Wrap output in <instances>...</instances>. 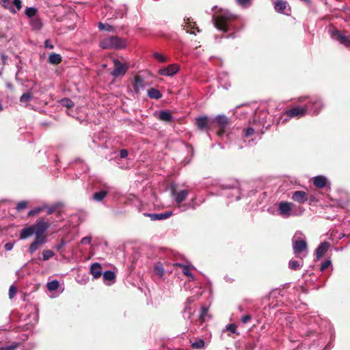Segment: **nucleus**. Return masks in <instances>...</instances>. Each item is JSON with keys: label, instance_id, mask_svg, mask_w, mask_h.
I'll return each mask as SVG.
<instances>
[{"label": "nucleus", "instance_id": "nucleus-15", "mask_svg": "<svg viewBox=\"0 0 350 350\" xmlns=\"http://www.w3.org/2000/svg\"><path fill=\"white\" fill-rule=\"evenodd\" d=\"M132 85L134 92L139 94L140 90L144 88V79L139 75H135Z\"/></svg>", "mask_w": 350, "mask_h": 350}, {"label": "nucleus", "instance_id": "nucleus-56", "mask_svg": "<svg viewBox=\"0 0 350 350\" xmlns=\"http://www.w3.org/2000/svg\"><path fill=\"white\" fill-rule=\"evenodd\" d=\"M128 156V151L125 149H122L120 151V158H126Z\"/></svg>", "mask_w": 350, "mask_h": 350}, {"label": "nucleus", "instance_id": "nucleus-27", "mask_svg": "<svg viewBox=\"0 0 350 350\" xmlns=\"http://www.w3.org/2000/svg\"><path fill=\"white\" fill-rule=\"evenodd\" d=\"M206 317H210L208 314V308L204 306L202 307L201 312L199 315V320L200 321L201 324L205 321Z\"/></svg>", "mask_w": 350, "mask_h": 350}, {"label": "nucleus", "instance_id": "nucleus-7", "mask_svg": "<svg viewBox=\"0 0 350 350\" xmlns=\"http://www.w3.org/2000/svg\"><path fill=\"white\" fill-rule=\"evenodd\" d=\"M308 111V107L305 106L303 107H297L290 109L286 111L285 114L288 118H301L306 115Z\"/></svg>", "mask_w": 350, "mask_h": 350}, {"label": "nucleus", "instance_id": "nucleus-48", "mask_svg": "<svg viewBox=\"0 0 350 350\" xmlns=\"http://www.w3.org/2000/svg\"><path fill=\"white\" fill-rule=\"evenodd\" d=\"M331 260H326L321 266L320 270L321 271H324L326 269H327L331 265Z\"/></svg>", "mask_w": 350, "mask_h": 350}, {"label": "nucleus", "instance_id": "nucleus-22", "mask_svg": "<svg viewBox=\"0 0 350 350\" xmlns=\"http://www.w3.org/2000/svg\"><path fill=\"white\" fill-rule=\"evenodd\" d=\"M291 209V203L290 202H282L279 204V211L282 215H288Z\"/></svg>", "mask_w": 350, "mask_h": 350}, {"label": "nucleus", "instance_id": "nucleus-31", "mask_svg": "<svg viewBox=\"0 0 350 350\" xmlns=\"http://www.w3.org/2000/svg\"><path fill=\"white\" fill-rule=\"evenodd\" d=\"M103 279L106 281H113L116 278V275L113 271H106L103 273Z\"/></svg>", "mask_w": 350, "mask_h": 350}, {"label": "nucleus", "instance_id": "nucleus-50", "mask_svg": "<svg viewBox=\"0 0 350 350\" xmlns=\"http://www.w3.org/2000/svg\"><path fill=\"white\" fill-rule=\"evenodd\" d=\"M226 329L230 331L231 333H236L237 332V325L234 323L228 324L226 326Z\"/></svg>", "mask_w": 350, "mask_h": 350}, {"label": "nucleus", "instance_id": "nucleus-21", "mask_svg": "<svg viewBox=\"0 0 350 350\" xmlns=\"http://www.w3.org/2000/svg\"><path fill=\"white\" fill-rule=\"evenodd\" d=\"M313 183L317 188H323L326 186L327 180L323 176H317L313 178Z\"/></svg>", "mask_w": 350, "mask_h": 350}, {"label": "nucleus", "instance_id": "nucleus-37", "mask_svg": "<svg viewBox=\"0 0 350 350\" xmlns=\"http://www.w3.org/2000/svg\"><path fill=\"white\" fill-rule=\"evenodd\" d=\"M33 97V95L30 92H27V93H25L23 94L21 98H20V101L21 103H27L29 102Z\"/></svg>", "mask_w": 350, "mask_h": 350}, {"label": "nucleus", "instance_id": "nucleus-34", "mask_svg": "<svg viewBox=\"0 0 350 350\" xmlns=\"http://www.w3.org/2000/svg\"><path fill=\"white\" fill-rule=\"evenodd\" d=\"M154 272L160 277L162 278L164 275V269L161 262H158L154 266Z\"/></svg>", "mask_w": 350, "mask_h": 350}, {"label": "nucleus", "instance_id": "nucleus-43", "mask_svg": "<svg viewBox=\"0 0 350 350\" xmlns=\"http://www.w3.org/2000/svg\"><path fill=\"white\" fill-rule=\"evenodd\" d=\"M43 208H42V207H37L34 209H32L28 212L27 215L29 217L35 216V215H38V213H40L43 210Z\"/></svg>", "mask_w": 350, "mask_h": 350}, {"label": "nucleus", "instance_id": "nucleus-44", "mask_svg": "<svg viewBox=\"0 0 350 350\" xmlns=\"http://www.w3.org/2000/svg\"><path fill=\"white\" fill-rule=\"evenodd\" d=\"M18 347H19V343L14 342L11 345L1 347L0 350H15Z\"/></svg>", "mask_w": 350, "mask_h": 350}, {"label": "nucleus", "instance_id": "nucleus-14", "mask_svg": "<svg viewBox=\"0 0 350 350\" xmlns=\"http://www.w3.org/2000/svg\"><path fill=\"white\" fill-rule=\"evenodd\" d=\"M273 6L275 10L281 14H286L285 10L288 8V10H291L289 7L288 3L286 1L284 0H275L273 2Z\"/></svg>", "mask_w": 350, "mask_h": 350}, {"label": "nucleus", "instance_id": "nucleus-38", "mask_svg": "<svg viewBox=\"0 0 350 350\" xmlns=\"http://www.w3.org/2000/svg\"><path fill=\"white\" fill-rule=\"evenodd\" d=\"M38 10L35 8H27L25 10V14L27 15V16L31 18L34 16L36 14Z\"/></svg>", "mask_w": 350, "mask_h": 350}, {"label": "nucleus", "instance_id": "nucleus-9", "mask_svg": "<svg viewBox=\"0 0 350 350\" xmlns=\"http://www.w3.org/2000/svg\"><path fill=\"white\" fill-rule=\"evenodd\" d=\"M307 107L313 109L314 115H318L323 109V104L319 98H313L310 99Z\"/></svg>", "mask_w": 350, "mask_h": 350}, {"label": "nucleus", "instance_id": "nucleus-18", "mask_svg": "<svg viewBox=\"0 0 350 350\" xmlns=\"http://www.w3.org/2000/svg\"><path fill=\"white\" fill-rule=\"evenodd\" d=\"M330 247L329 243L324 241L317 248L315 255L317 259H320L327 252Z\"/></svg>", "mask_w": 350, "mask_h": 350}, {"label": "nucleus", "instance_id": "nucleus-26", "mask_svg": "<svg viewBox=\"0 0 350 350\" xmlns=\"http://www.w3.org/2000/svg\"><path fill=\"white\" fill-rule=\"evenodd\" d=\"M159 118L161 120L165 121L166 122H170L172 120V116L171 113L168 111H161L159 113Z\"/></svg>", "mask_w": 350, "mask_h": 350}, {"label": "nucleus", "instance_id": "nucleus-5", "mask_svg": "<svg viewBox=\"0 0 350 350\" xmlns=\"http://www.w3.org/2000/svg\"><path fill=\"white\" fill-rule=\"evenodd\" d=\"M113 62L114 64V69L111 72V75L113 77H118L119 76H124L129 69L128 64H122L118 59H113Z\"/></svg>", "mask_w": 350, "mask_h": 350}, {"label": "nucleus", "instance_id": "nucleus-35", "mask_svg": "<svg viewBox=\"0 0 350 350\" xmlns=\"http://www.w3.org/2000/svg\"><path fill=\"white\" fill-rule=\"evenodd\" d=\"M54 252L50 250H45L42 252V260L46 261L54 256Z\"/></svg>", "mask_w": 350, "mask_h": 350}, {"label": "nucleus", "instance_id": "nucleus-33", "mask_svg": "<svg viewBox=\"0 0 350 350\" xmlns=\"http://www.w3.org/2000/svg\"><path fill=\"white\" fill-rule=\"evenodd\" d=\"M0 4L5 8L10 10L12 13H16V10L13 8L12 4L9 0H0Z\"/></svg>", "mask_w": 350, "mask_h": 350}, {"label": "nucleus", "instance_id": "nucleus-20", "mask_svg": "<svg viewBox=\"0 0 350 350\" xmlns=\"http://www.w3.org/2000/svg\"><path fill=\"white\" fill-rule=\"evenodd\" d=\"M172 215V211H166L162 213L148 214L147 215L150 217L151 220H162L169 218Z\"/></svg>", "mask_w": 350, "mask_h": 350}, {"label": "nucleus", "instance_id": "nucleus-51", "mask_svg": "<svg viewBox=\"0 0 350 350\" xmlns=\"http://www.w3.org/2000/svg\"><path fill=\"white\" fill-rule=\"evenodd\" d=\"M254 129L251 127H249L245 130L244 137H249L252 136V135H254Z\"/></svg>", "mask_w": 350, "mask_h": 350}, {"label": "nucleus", "instance_id": "nucleus-36", "mask_svg": "<svg viewBox=\"0 0 350 350\" xmlns=\"http://www.w3.org/2000/svg\"><path fill=\"white\" fill-rule=\"evenodd\" d=\"M174 265L183 268V273L184 275L193 278V275H192L191 273L190 272V271L189 270V268L187 266L181 265L180 263H175Z\"/></svg>", "mask_w": 350, "mask_h": 350}, {"label": "nucleus", "instance_id": "nucleus-59", "mask_svg": "<svg viewBox=\"0 0 350 350\" xmlns=\"http://www.w3.org/2000/svg\"><path fill=\"white\" fill-rule=\"evenodd\" d=\"M103 68H106V67H107V64H103Z\"/></svg>", "mask_w": 350, "mask_h": 350}, {"label": "nucleus", "instance_id": "nucleus-2", "mask_svg": "<svg viewBox=\"0 0 350 350\" xmlns=\"http://www.w3.org/2000/svg\"><path fill=\"white\" fill-rule=\"evenodd\" d=\"M125 40L116 36L107 37L100 40L99 46L104 49H122L126 46Z\"/></svg>", "mask_w": 350, "mask_h": 350}, {"label": "nucleus", "instance_id": "nucleus-45", "mask_svg": "<svg viewBox=\"0 0 350 350\" xmlns=\"http://www.w3.org/2000/svg\"><path fill=\"white\" fill-rule=\"evenodd\" d=\"M153 57L157 59L159 62H165L166 58L159 53L155 52L153 54Z\"/></svg>", "mask_w": 350, "mask_h": 350}, {"label": "nucleus", "instance_id": "nucleus-19", "mask_svg": "<svg viewBox=\"0 0 350 350\" xmlns=\"http://www.w3.org/2000/svg\"><path fill=\"white\" fill-rule=\"evenodd\" d=\"M102 270L101 265L98 262H94L90 267V273L94 278H98L101 276Z\"/></svg>", "mask_w": 350, "mask_h": 350}, {"label": "nucleus", "instance_id": "nucleus-28", "mask_svg": "<svg viewBox=\"0 0 350 350\" xmlns=\"http://www.w3.org/2000/svg\"><path fill=\"white\" fill-rule=\"evenodd\" d=\"M107 196V191H100L98 192H96L93 194V199L95 201L100 202L102 201L106 196Z\"/></svg>", "mask_w": 350, "mask_h": 350}, {"label": "nucleus", "instance_id": "nucleus-29", "mask_svg": "<svg viewBox=\"0 0 350 350\" xmlns=\"http://www.w3.org/2000/svg\"><path fill=\"white\" fill-rule=\"evenodd\" d=\"M205 345L204 340L201 338L195 339L193 342H191V347L195 349H202Z\"/></svg>", "mask_w": 350, "mask_h": 350}, {"label": "nucleus", "instance_id": "nucleus-54", "mask_svg": "<svg viewBox=\"0 0 350 350\" xmlns=\"http://www.w3.org/2000/svg\"><path fill=\"white\" fill-rule=\"evenodd\" d=\"M252 319V317L250 314H246L242 317L241 321L243 323H248Z\"/></svg>", "mask_w": 350, "mask_h": 350}, {"label": "nucleus", "instance_id": "nucleus-32", "mask_svg": "<svg viewBox=\"0 0 350 350\" xmlns=\"http://www.w3.org/2000/svg\"><path fill=\"white\" fill-rule=\"evenodd\" d=\"M59 103L62 106H64L68 109H71L75 105L73 101H72L70 98H64L62 99L59 101Z\"/></svg>", "mask_w": 350, "mask_h": 350}, {"label": "nucleus", "instance_id": "nucleus-3", "mask_svg": "<svg viewBox=\"0 0 350 350\" xmlns=\"http://www.w3.org/2000/svg\"><path fill=\"white\" fill-rule=\"evenodd\" d=\"M212 123L216 124L219 127V130L217 132L218 136H222L226 132V129L230 125V120L224 115H218L213 120Z\"/></svg>", "mask_w": 350, "mask_h": 350}, {"label": "nucleus", "instance_id": "nucleus-17", "mask_svg": "<svg viewBox=\"0 0 350 350\" xmlns=\"http://www.w3.org/2000/svg\"><path fill=\"white\" fill-rule=\"evenodd\" d=\"M292 199L299 204H303L308 200V194L303 191H296L293 193Z\"/></svg>", "mask_w": 350, "mask_h": 350}, {"label": "nucleus", "instance_id": "nucleus-46", "mask_svg": "<svg viewBox=\"0 0 350 350\" xmlns=\"http://www.w3.org/2000/svg\"><path fill=\"white\" fill-rule=\"evenodd\" d=\"M237 3L243 6V7H248L251 5L252 0H236Z\"/></svg>", "mask_w": 350, "mask_h": 350}, {"label": "nucleus", "instance_id": "nucleus-52", "mask_svg": "<svg viewBox=\"0 0 350 350\" xmlns=\"http://www.w3.org/2000/svg\"><path fill=\"white\" fill-rule=\"evenodd\" d=\"M12 4L16 6L17 10H18V11L22 8V3H21V0H14Z\"/></svg>", "mask_w": 350, "mask_h": 350}, {"label": "nucleus", "instance_id": "nucleus-12", "mask_svg": "<svg viewBox=\"0 0 350 350\" xmlns=\"http://www.w3.org/2000/svg\"><path fill=\"white\" fill-rule=\"evenodd\" d=\"M179 70V66L176 64L169 65L167 67L161 68L159 73L163 76H172Z\"/></svg>", "mask_w": 350, "mask_h": 350}, {"label": "nucleus", "instance_id": "nucleus-13", "mask_svg": "<svg viewBox=\"0 0 350 350\" xmlns=\"http://www.w3.org/2000/svg\"><path fill=\"white\" fill-rule=\"evenodd\" d=\"M185 22V25L184 26V29L187 31V33H190L191 34H196V30L197 32H200V30L197 27L196 22L193 21L191 18H187L184 19Z\"/></svg>", "mask_w": 350, "mask_h": 350}, {"label": "nucleus", "instance_id": "nucleus-23", "mask_svg": "<svg viewBox=\"0 0 350 350\" xmlns=\"http://www.w3.org/2000/svg\"><path fill=\"white\" fill-rule=\"evenodd\" d=\"M62 61V56L57 53H51L48 57V62L53 65H58Z\"/></svg>", "mask_w": 350, "mask_h": 350}, {"label": "nucleus", "instance_id": "nucleus-4", "mask_svg": "<svg viewBox=\"0 0 350 350\" xmlns=\"http://www.w3.org/2000/svg\"><path fill=\"white\" fill-rule=\"evenodd\" d=\"M36 237H46L44 233L49 227V224L44 220L43 218H39L36 222L31 226Z\"/></svg>", "mask_w": 350, "mask_h": 350}, {"label": "nucleus", "instance_id": "nucleus-55", "mask_svg": "<svg viewBox=\"0 0 350 350\" xmlns=\"http://www.w3.org/2000/svg\"><path fill=\"white\" fill-rule=\"evenodd\" d=\"M44 46L46 48H49L50 49H53L54 48V46L51 43V41L49 39L45 40Z\"/></svg>", "mask_w": 350, "mask_h": 350}, {"label": "nucleus", "instance_id": "nucleus-40", "mask_svg": "<svg viewBox=\"0 0 350 350\" xmlns=\"http://www.w3.org/2000/svg\"><path fill=\"white\" fill-rule=\"evenodd\" d=\"M288 267L293 270H297L299 269L300 267V264L298 261L297 260H290L289 262H288Z\"/></svg>", "mask_w": 350, "mask_h": 350}, {"label": "nucleus", "instance_id": "nucleus-42", "mask_svg": "<svg viewBox=\"0 0 350 350\" xmlns=\"http://www.w3.org/2000/svg\"><path fill=\"white\" fill-rule=\"evenodd\" d=\"M27 201H21L19 202L16 205V210L18 212H21V211L24 210L27 206Z\"/></svg>", "mask_w": 350, "mask_h": 350}, {"label": "nucleus", "instance_id": "nucleus-11", "mask_svg": "<svg viewBox=\"0 0 350 350\" xmlns=\"http://www.w3.org/2000/svg\"><path fill=\"white\" fill-rule=\"evenodd\" d=\"M293 249L294 254H301L307 250V242L304 239L294 241L293 243Z\"/></svg>", "mask_w": 350, "mask_h": 350}, {"label": "nucleus", "instance_id": "nucleus-47", "mask_svg": "<svg viewBox=\"0 0 350 350\" xmlns=\"http://www.w3.org/2000/svg\"><path fill=\"white\" fill-rule=\"evenodd\" d=\"M59 204H54L51 206H49L47 208V211H46V213L47 214L49 215H51L52 214L53 212H55L59 207Z\"/></svg>", "mask_w": 350, "mask_h": 350}, {"label": "nucleus", "instance_id": "nucleus-16", "mask_svg": "<svg viewBox=\"0 0 350 350\" xmlns=\"http://www.w3.org/2000/svg\"><path fill=\"white\" fill-rule=\"evenodd\" d=\"M46 241V237H36L33 242L30 245L29 247V252L33 254L38 248Z\"/></svg>", "mask_w": 350, "mask_h": 350}, {"label": "nucleus", "instance_id": "nucleus-10", "mask_svg": "<svg viewBox=\"0 0 350 350\" xmlns=\"http://www.w3.org/2000/svg\"><path fill=\"white\" fill-rule=\"evenodd\" d=\"M171 194L172 196H175V201L176 204H180L186 200L189 194V191L187 189H183L177 192L175 187H172Z\"/></svg>", "mask_w": 350, "mask_h": 350}, {"label": "nucleus", "instance_id": "nucleus-25", "mask_svg": "<svg viewBox=\"0 0 350 350\" xmlns=\"http://www.w3.org/2000/svg\"><path fill=\"white\" fill-rule=\"evenodd\" d=\"M148 96L150 98L159 99L162 97V94L157 89L151 88L148 90Z\"/></svg>", "mask_w": 350, "mask_h": 350}, {"label": "nucleus", "instance_id": "nucleus-8", "mask_svg": "<svg viewBox=\"0 0 350 350\" xmlns=\"http://www.w3.org/2000/svg\"><path fill=\"white\" fill-rule=\"evenodd\" d=\"M332 36L335 40L338 41L341 44L349 47L350 46V36H347L344 35L337 29H335L332 32Z\"/></svg>", "mask_w": 350, "mask_h": 350}, {"label": "nucleus", "instance_id": "nucleus-49", "mask_svg": "<svg viewBox=\"0 0 350 350\" xmlns=\"http://www.w3.org/2000/svg\"><path fill=\"white\" fill-rule=\"evenodd\" d=\"M16 293V288L14 286H11L9 289V297L12 299Z\"/></svg>", "mask_w": 350, "mask_h": 350}, {"label": "nucleus", "instance_id": "nucleus-24", "mask_svg": "<svg viewBox=\"0 0 350 350\" xmlns=\"http://www.w3.org/2000/svg\"><path fill=\"white\" fill-rule=\"evenodd\" d=\"M34 234L33 229L32 226H29L27 228H25L21 230L20 233V239H25L29 237H31L32 234Z\"/></svg>", "mask_w": 350, "mask_h": 350}, {"label": "nucleus", "instance_id": "nucleus-41", "mask_svg": "<svg viewBox=\"0 0 350 350\" xmlns=\"http://www.w3.org/2000/svg\"><path fill=\"white\" fill-rule=\"evenodd\" d=\"M31 25L33 27L36 29H40L42 26L41 21L38 18H35L32 20Z\"/></svg>", "mask_w": 350, "mask_h": 350}, {"label": "nucleus", "instance_id": "nucleus-58", "mask_svg": "<svg viewBox=\"0 0 350 350\" xmlns=\"http://www.w3.org/2000/svg\"><path fill=\"white\" fill-rule=\"evenodd\" d=\"M13 243H10V242H8V243H6L4 245L5 247V249L7 250V251H10L11 250L12 248H13Z\"/></svg>", "mask_w": 350, "mask_h": 350}, {"label": "nucleus", "instance_id": "nucleus-6", "mask_svg": "<svg viewBox=\"0 0 350 350\" xmlns=\"http://www.w3.org/2000/svg\"><path fill=\"white\" fill-rule=\"evenodd\" d=\"M195 124L200 131L206 132H208L213 125L212 121L207 116L197 118Z\"/></svg>", "mask_w": 350, "mask_h": 350}, {"label": "nucleus", "instance_id": "nucleus-39", "mask_svg": "<svg viewBox=\"0 0 350 350\" xmlns=\"http://www.w3.org/2000/svg\"><path fill=\"white\" fill-rule=\"evenodd\" d=\"M98 28L100 30H105L107 31H112L113 29V27L109 24H103V23L100 22L98 23Z\"/></svg>", "mask_w": 350, "mask_h": 350}, {"label": "nucleus", "instance_id": "nucleus-57", "mask_svg": "<svg viewBox=\"0 0 350 350\" xmlns=\"http://www.w3.org/2000/svg\"><path fill=\"white\" fill-rule=\"evenodd\" d=\"M0 56H1V61H2V64L3 65H5L6 61L8 59V56L5 54H4L3 53H0Z\"/></svg>", "mask_w": 350, "mask_h": 350}, {"label": "nucleus", "instance_id": "nucleus-30", "mask_svg": "<svg viewBox=\"0 0 350 350\" xmlns=\"http://www.w3.org/2000/svg\"><path fill=\"white\" fill-rule=\"evenodd\" d=\"M59 286V281L55 280L51 282H49L46 284V288L49 291H53L57 290Z\"/></svg>", "mask_w": 350, "mask_h": 350}, {"label": "nucleus", "instance_id": "nucleus-1", "mask_svg": "<svg viewBox=\"0 0 350 350\" xmlns=\"http://www.w3.org/2000/svg\"><path fill=\"white\" fill-rule=\"evenodd\" d=\"M237 18V16L228 10L219 8L213 15L215 27L219 31L226 33L230 28L231 23Z\"/></svg>", "mask_w": 350, "mask_h": 350}, {"label": "nucleus", "instance_id": "nucleus-53", "mask_svg": "<svg viewBox=\"0 0 350 350\" xmlns=\"http://www.w3.org/2000/svg\"><path fill=\"white\" fill-rule=\"evenodd\" d=\"M91 240H92V237H85L81 239V243L82 244H90V242H91Z\"/></svg>", "mask_w": 350, "mask_h": 350}]
</instances>
